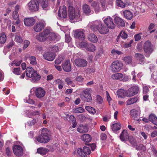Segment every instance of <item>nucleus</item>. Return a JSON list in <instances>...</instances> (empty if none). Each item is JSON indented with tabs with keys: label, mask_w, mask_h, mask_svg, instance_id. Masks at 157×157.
Listing matches in <instances>:
<instances>
[{
	"label": "nucleus",
	"mask_w": 157,
	"mask_h": 157,
	"mask_svg": "<svg viewBox=\"0 0 157 157\" xmlns=\"http://www.w3.org/2000/svg\"><path fill=\"white\" fill-rule=\"evenodd\" d=\"M89 26L93 32L98 31L101 34H107L109 31L108 27L100 21H93L89 25Z\"/></svg>",
	"instance_id": "obj_1"
},
{
	"label": "nucleus",
	"mask_w": 157,
	"mask_h": 157,
	"mask_svg": "<svg viewBox=\"0 0 157 157\" xmlns=\"http://www.w3.org/2000/svg\"><path fill=\"white\" fill-rule=\"evenodd\" d=\"M68 16L70 20H74V21H79L82 20V17L80 16L79 11L75 10L71 6L68 7Z\"/></svg>",
	"instance_id": "obj_2"
},
{
	"label": "nucleus",
	"mask_w": 157,
	"mask_h": 157,
	"mask_svg": "<svg viewBox=\"0 0 157 157\" xmlns=\"http://www.w3.org/2000/svg\"><path fill=\"white\" fill-rule=\"evenodd\" d=\"M49 131L46 128H43L42 130L41 133L37 137L36 139L39 143H45L49 141V138L48 136Z\"/></svg>",
	"instance_id": "obj_3"
},
{
	"label": "nucleus",
	"mask_w": 157,
	"mask_h": 157,
	"mask_svg": "<svg viewBox=\"0 0 157 157\" xmlns=\"http://www.w3.org/2000/svg\"><path fill=\"white\" fill-rule=\"evenodd\" d=\"M50 30L45 29L40 33L38 35H36V39L40 41H44L48 39L49 36Z\"/></svg>",
	"instance_id": "obj_4"
},
{
	"label": "nucleus",
	"mask_w": 157,
	"mask_h": 157,
	"mask_svg": "<svg viewBox=\"0 0 157 157\" xmlns=\"http://www.w3.org/2000/svg\"><path fill=\"white\" fill-rule=\"evenodd\" d=\"M27 6L30 11L36 12L39 8V1L38 0H32L28 4Z\"/></svg>",
	"instance_id": "obj_5"
},
{
	"label": "nucleus",
	"mask_w": 157,
	"mask_h": 157,
	"mask_svg": "<svg viewBox=\"0 0 157 157\" xmlns=\"http://www.w3.org/2000/svg\"><path fill=\"white\" fill-rule=\"evenodd\" d=\"M91 152L89 147H84L83 149L79 148L77 150V153L78 155L82 157H86L87 155H89Z\"/></svg>",
	"instance_id": "obj_6"
},
{
	"label": "nucleus",
	"mask_w": 157,
	"mask_h": 157,
	"mask_svg": "<svg viewBox=\"0 0 157 157\" xmlns=\"http://www.w3.org/2000/svg\"><path fill=\"white\" fill-rule=\"evenodd\" d=\"M123 66L122 63L118 61L113 62L111 65V69L114 72H119L122 68Z\"/></svg>",
	"instance_id": "obj_7"
},
{
	"label": "nucleus",
	"mask_w": 157,
	"mask_h": 157,
	"mask_svg": "<svg viewBox=\"0 0 157 157\" xmlns=\"http://www.w3.org/2000/svg\"><path fill=\"white\" fill-rule=\"evenodd\" d=\"M34 93L36 97L40 99L45 96L46 91L42 87H38L35 89Z\"/></svg>",
	"instance_id": "obj_8"
},
{
	"label": "nucleus",
	"mask_w": 157,
	"mask_h": 157,
	"mask_svg": "<svg viewBox=\"0 0 157 157\" xmlns=\"http://www.w3.org/2000/svg\"><path fill=\"white\" fill-rule=\"evenodd\" d=\"M140 114V108L137 109H132L130 111V115L132 118L134 120H136L138 122L139 119L137 118L139 117Z\"/></svg>",
	"instance_id": "obj_9"
},
{
	"label": "nucleus",
	"mask_w": 157,
	"mask_h": 157,
	"mask_svg": "<svg viewBox=\"0 0 157 157\" xmlns=\"http://www.w3.org/2000/svg\"><path fill=\"white\" fill-rule=\"evenodd\" d=\"M139 88L137 86H134L130 88L127 91L126 95L128 97H131L138 92Z\"/></svg>",
	"instance_id": "obj_10"
},
{
	"label": "nucleus",
	"mask_w": 157,
	"mask_h": 157,
	"mask_svg": "<svg viewBox=\"0 0 157 157\" xmlns=\"http://www.w3.org/2000/svg\"><path fill=\"white\" fill-rule=\"evenodd\" d=\"M58 16L61 18H65L67 16V8L66 6H61L58 10Z\"/></svg>",
	"instance_id": "obj_11"
},
{
	"label": "nucleus",
	"mask_w": 157,
	"mask_h": 157,
	"mask_svg": "<svg viewBox=\"0 0 157 157\" xmlns=\"http://www.w3.org/2000/svg\"><path fill=\"white\" fill-rule=\"evenodd\" d=\"M45 23L42 21H39L37 22L34 25L33 29L36 32H40L44 28Z\"/></svg>",
	"instance_id": "obj_12"
},
{
	"label": "nucleus",
	"mask_w": 157,
	"mask_h": 157,
	"mask_svg": "<svg viewBox=\"0 0 157 157\" xmlns=\"http://www.w3.org/2000/svg\"><path fill=\"white\" fill-rule=\"evenodd\" d=\"M89 89H86L83 91V96L81 97L82 99L85 101L89 102L91 101L92 98L90 94L89 93Z\"/></svg>",
	"instance_id": "obj_13"
},
{
	"label": "nucleus",
	"mask_w": 157,
	"mask_h": 157,
	"mask_svg": "<svg viewBox=\"0 0 157 157\" xmlns=\"http://www.w3.org/2000/svg\"><path fill=\"white\" fill-rule=\"evenodd\" d=\"M143 48L144 52L147 54H150L153 51L151 43L149 40L145 42Z\"/></svg>",
	"instance_id": "obj_14"
},
{
	"label": "nucleus",
	"mask_w": 157,
	"mask_h": 157,
	"mask_svg": "<svg viewBox=\"0 0 157 157\" xmlns=\"http://www.w3.org/2000/svg\"><path fill=\"white\" fill-rule=\"evenodd\" d=\"M75 63L77 67H82L87 66L88 62L85 59L78 58L75 60Z\"/></svg>",
	"instance_id": "obj_15"
},
{
	"label": "nucleus",
	"mask_w": 157,
	"mask_h": 157,
	"mask_svg": "<svg viewBox=\"0 0 157 157\" xmlns=\"http://www.w3.org/2000/svg\"><path fill=\"white\" fill-rule=\"evenodd\" d=\"M13 151L14 154L18 156H21L23 154V149L19 145H15L13 147Z\"/></svg>",
	"instance_id": "obj_16"
},
{
	"label": "nucleus",
	"mask_w": 157,
	"mask_h": 157,
	"mask_svg": "<svg viewBox=\"0 0 157 157\" xmlns=\"http://www.w3.org/2000/svg\"><path fill=\"white\" fill-rule=\"evenodd\" d=\"M104 22L107 26L108 28L112 29H113L115 28V25L114 24L113 19L111 17H108L105 19Z\"/></svg>",
	"instance_id": "obj_17"
},
{
	"label": "nucleus",
	"mask_w": 157,
	"mask_h": 157,
	"mask_svg": "<svg viewBox=\"0 0 157 157\" xmlns=\"http://www.w3.org/2000/svg\"><path fill=\"white\" fill-rule=\"evenodd\" d=\"M35 19L33 17L25 18L24 20L25 25L27 26H33L35 23Z\"/></svg>",
	"instance_id": "obj_18"
},
{
	"label": "nucleus",
	"mask_w": 157,
	"mask_h": 157,
	"mask_svg": "<svg viewBox=\"0 0 157 157\" xmlns=\"http://www.w3.org/2000/svg\"><path fill=\"white\" fill-rule=\"evenodd\" d=\"M55 54L53 52H48L44 54L43 57L46 60L49 61H53L55 59Z\"/></svg>",
	"instance_id": "obj_19"
},
{
	"label": "nucleus",
	"mask_w": 157,
	"mask_h": 157,
	"mask_svg": "<svg viewBox=\"0 0 157 157\" xmlns=\"http://www.w3.org/2000/svg\"><path fill=\"white\" fill-rule=\"evenodd\" d=\"M62 67L63 70L66 72H69L71 71V66L70 60H66L64 63L62 64Z\"/></svg>",
	"instance_id": "obj_20"
},
{
	"label": "nucleus",
	"mask_w": 157,
	"mask_h": 157,
	"mask_svg": "<svg viewBox=\"0 0 157 157\" xmlns=\"http://www.w3.org/2000/svg\"><path fill=\"white\" fill-rule=\"evenodd\" d=\"M114 20L115 23L119 27H123L125 26L124 21L121 18L116 17Z\"/></svg>",
	"instance_id": "obj_21"
},
{
	"label": "nucleus",
	"mask_w": 157,
	"mask_h": 157,
	"mask_svg": "<svg viewBox=\"0 0 157 157\" xmlns=\"http://www.w3.org/2000/svg\"><path fill=\"white\" fill-rule=\"evenodd\" d=\"M75 36L76 38L80 39L84 38L85 36L82 30H77L75 31Z\"/></svg>",
	"instance_id": "obj_22"
},
{
	"label": "nucleus",
	"mask_w": 157,
	"mask_h": 157,
	"mask_svg": "<svg viewBox=\"0 0 157 157\" xmlns=\"http://www.w3.org/2000/svg\"><path fill=\"white\" fill-rule=\"evenodd\" d=\"M31 78V80L32 82H36L40 80L41 76L36 71H35L34 73Z\"/></svg>",
	"instance_id": "obj_23"
},
{
	"label": "nucleus",
	"mask_w": 157,
	"mask_h": 157,
	"mask_svg": "<svg viewBox=\"0 0 157 157\" xmlns=\"http://www.w3.org/2000/svg\"><path fill=\"white\" fill-rule=\"evenodd\" d=\"M77 130L80 133H85L88 132V128L86 126L80 125L77 128Z\"/></svg>",
	"instance_id": "obj_24"
},
{
	"label": "nucleus",
	"mask_w": 157,
	"mask_h": 157,
	"mask_svg": "<svg viewBox=\"0 0 157 157\" xmlns=\"http://www.w3.org/2000/svg\"><path fill=\"white\" fill-rule=\"evenodd\" d=\"M81 139L85 143L90 142L92 140L91 136L88 134H84L81 136Z\"/></svg>",
	"instance_id": "obj_25"
},
{
	"label": "nucleus",
	"mask_w": 157,
	"mask_h": 157,
	"mask_svg": "<svg viewBox=\"0 0 157 157\" xmlns=\"http://www.w3.org/2000/svg\"><path fill=\"white\" fill-rule=\"evenodd\" d=\"M111 77L114 80H123V75L121 73H117L112 75Z\"/></svg>",
	"instance_id": "obj_26"
},
{
	"label": "nucleus",
	"mask_w": 157,
	"mask_h": 157,
	"mask_svg": "<svg viewBox=\"0 0 157 157\" xmlns=\"http://www.w3.org/2000/svg\"><path fill=\"white\" fill-rule=\"evenodd\" d=\"M25 73L27 76L31 78L34 73V71L32 67H29L26 69Z\"/></svg>",
	"instance_id": "obj_27"
},
{
	"label": "nucleus",
	"mask_w": 157,
	"mask_h": 157,
	"mask_svg": "<svg viewBox=\"0 0 157 157\" xmlns=\"http://www.w3.org/2000/svg\"><path fill=\"white\" fill-rule=\"evenodd\" d=\"M128 138V134L126 130H124L122 132L120 136V139L122 141H125L126 139Z\"/></svg>",
	"instance_id": "obj_28"
},
{
	"label": "nucleus",
	"mask_w": 157,
	"mask_h": 157,
	"mask_svg": "<svg viewBox=\"0 0 157 157\" xmlns=\"http://www.w3.org/2000/svg\"><path fill=\"white\" fill-rule=\"evenodd\" d=\"M149 120L155 125L157 126V117L155 114H150L149 116Z\"/></svg>",
	"instance_id": "obj_29"
},
{
	"label": "nucleus",
	"mask_w": 157,
	"mask_h": 157,
	"mask_svg": "<svg viewBox=\"0 0 157 157\" xmlns=\"http://www.w3.org/2000/svg\"><path fill=\"white\" fill-rule=\"evenodd\" d=\"M125 18L128 19H131L132 18V13L128 10H125L123 12Z\"/></svg>",
	"instance_id": "obj_30"
},
{
	"label": "nucleus",
	"mask_w": 157,
	"mask_h": 157,
	"mask_svg": "<svg viewBox=\"0 0 157 157\" xmlns=\"http://www.w3.org/2000/svg\"><path fill=\"white\" fill-rule=\"evenodd\" d=\"M121 128V125L120 123L113 124L111 126V128L113 131H116L120 130Z\"/></svg>",
	"instance_id": "obj_31"
},
{
	"label": "nucleus",
	"mask_w": 157,
	"mask_h": 157,
	"mask_svg": "<svg viewBox=\"0 0 157 157\" xmlns=\"http://www.w3.org/2000/svg\"><path fill=\"white\" fill-rule=\"evenodd\" d=\"M6 40V36L4 33L0 34V47L2 44H4Z\"/></svg>",
	"instance_id": "obj_32"
},
{
	"label": "nucleus",
	"mask_w": 157,
	"mask_h": 157,
	"mask_svg": "<svg viewBox=\"0 0 157 157\" xmlns=\"http://www.w3.org/2000/svg\"><path fill=\"white\" fill-rule=\"evenodd\" d=\"M88 40L91 42L95 43L98 41V39L97 36L94 34L91 33L88 36Z\"/></svg>",
	"instance_id": "obj_33"
},
{
	"label": "nucleus",
	"mask_w": 157,
	"mask_h": 157,
	"mask_svg": "<svg viewBox=\"0 0 157 157\" xmlns=\"http://www.w3.org/2000/svg\"><path fill=\"white\" fill-rule=\"evenodd\" d=\"M138 100L137 97L129 99L126 101L127 105H129L136 103Z\"/></svg>",
	"instance_id": "obj_34"
},
{
	"label": "nucleus",
	"mask_w": 157,
	"mask_h": 157,
	"mask_svg": "<svg viewBox=\"0 0 157 157\" xmlns=\"http://www.w3.org/2000/svg\"><path fill=\"white\" fill-rule=\"evenodd\" d=\"M48 151L49 150L48 149L43 147H40L38 148L37 151L38 153L43 155H45Z\"/></svg>",
	"instance_id": "obj_35"
},
{
	"label": "nucleus",
	"mask_w": 157,
	"mask_h": 157,
	"mask_svg": "<svg viewBox=\"0 0 157 157\" xmlns=\"http://www.w3.org/2000/svg\"><path fill=\"white\" fill-rule=\"evenodd\" d=\"M135 57L139 61L140 63L141 64L143 62L144 60V56L140 53H136L135 54Z\"/></svg>",
	"instance_id": "obj_36"
},
{
	"label": "nucleus",
	"mask_w": 157,
	"mask_h": 157,
	"mask_svg": "<svg viewBox=\"0 0 157 157\" xmlns=\"http://www.w3.org/2000/svg\"><path fill=\"white\" fill-rule=\"evenodd\" d=\"M82 8L83 12L87 15H89L91 12V10L89 6L87 4L83 5Z\"/></svg>",
	"instance_id": "obj_37"
},
{
	"label": "nucleus",
	"mask_w": 157,
	"mask_h": 157,
	"mask_svg": "<svg viewBox=\"0 0 157 157\" xmlns=\"http://www.w3.org/2000/svg\"><path fill=\"white\" fill-rule=\"evenodd\" d=\"M91 6L94 8L96 13H98L99 11L100 7L99 5L96 2H93L91 4Z\"/></svg>",
	"instance_id": "obj_38"
},
{
	"label": "nucleus",
	"mask_w": 157,
	"mask_h": 157,
	"mask_svg": "<svg viewBox=\"0 0 157 157\" xmlns=\"http://www.w3.org/2000/svg\"><path fill=\"white\" fill-rule=\"evenodd\" d=\"M49 0H42L41 1L42 7L44 10H46L49 5Z\"/></svg>",
	"instance_id": "obj_39"
},
{
	"label": "nucleus",
	"mask_w": 157,
	"mask_h": 157,
	"mask_svg": "<svg viewBox=\"0 0 157 157\" xmlns=\"http://www.w3.org/2000/svg\"><path fill=\"white\" fill-rule=\"evenodd\" d=\"M84 109L81 107L73 109V112L75 113H81L84 112Z\"/></svg>",
	"instance_id": "obj_40"
},
{
	"label": "nucleus",
	"mask_w": 157,
	"mask_h": 157,
	"mask_svg": "<svg viewBox=\"0 0 157 157\" xmlns=\"http://www.w3.org/2000/svg\"><path fill=\"white\" fill-rule=\"evenodd\" d=\"M95 46L92 44H88L86 50L89 51L93 52L95 50Z\"/></svg>",
	"instance_id": "obj_41"
},
{
	"label": "nucleus",
	"mask_w": 157,
	"mask_h": 157,
	"mask_svg": "<svg viewBox=\"0 0 157 157\" xmlns=\"http://www.w3.org/2000/svg\"><path fill=\"white\" fill-rule=\"evenodd\" d=\"M85 109L89 113L92 114H94L96 113V111L95 109L93 107L86 106L85 107Z\"/></svg>",
	"instance_id": "obj_42"
},
{
	"label": "nucleus",
	"mask_w": 157,
	"mask_h": 157,
	"mask_svg": "<svg viewBox=\"0 0 157 157\" xmlns=\"http://www.w3.org/2000/svg\"><path fill=\"white\" fill-rule=\"evenodd\" d=\"M123 60L127 64L131 63L132 61V59L130 56H126L123 59Z\"/></svg>",
	"instance_id": "obj_43"
},
{
	"label": "nucleus",
	"mask_w": 157,
	"mask_h": 157,
	"mask_svg": "<svg viewBox=\"0 0 157 157\" xmlns=\"http://www.w3.org/2000/svg\"><path fill=\"white\" fill-rule=\"evenodd\" d=\"M12 71L14 74L17 75H20L21 72L20 67L14 68Z\"/></svg>",
	"instance_id": "obj_44"
},
{
	"label": "nucleus",
	"mask_w": 157,
	"mask_h": 157,
	"mask_svg": "<svg viewBox=\"0 0 157 157\" xmlns=\"http://www.w3.org/2000/svg\"><path fill=\"white\" fill-rule=\"evenodd\" d=\"M116 2L117 6L122 8H124L125 7L126 4L124 3L121 0H117Z\"/></svg>",
	"instance_id": "obj_45"
},
{
	"label": "nucleus",
	"mask_w": 157,
	"mask_h": 157,
	"mask_svg": "<svg viewBox=\"0 0 157 157\" xmlns=\"http://www.w3.org/2000/svg\"><path fill=\"white\" fill-rule=\"evenodd\" d=\"M30 61V63L32 65H35L36 64L37 62L36 60V58L33 56H31L29 57Z\"/></svg>",
	"instance_id": "obj_46"
},
{
	"label": "nucleus",
	"mask_w": 157,
	"mask_h": 157,
	"mask_svg": "<svg viewBox=\"0 0 157 157\" xmlns=\"http://www.w3.org/2000/svg\"><path fill=\"white\" fill-rule=\"evenodd\" d=\"M56 37L55 34L54 33L51 32L50 31L49 36L48 39L53 41L55 40L56 39Z\"/></svg>",
	"instance_id": "obj_47"
},
{
	"label": "nucleus",
	"mask_w": 157,
	"mask_h": 157,
	"mask_svg": "<svg viewBox=\"0 0 157 157\" xmlns=\"http://www.w3.org/2000/svg\"><path fill=\"white\" fill-rule=\"evenodd\" d=\"M136 148L137 150H143L144 151L145 150V147L142 144H140L137 145L136 146Z\"/></svg>",
	"instance_id": "obj_48"
},
{
	"label": "nucleus",
	"mask_w": 157,
	"mask_h": 157,
	"mask_svg": "<svg viewBox=\"0 0 157 157\" xmlns=\"http://www.w3.org/2000/svg\"><path fill=\"white\" fill-rule=\"evenodd\" d=\"M65 81L66 84L68 85H71L72 86L74 87L75 86V85L72 84L73 82L71 80V79L68 77H67L65 79Z\"/></svg>",
	"instance_id": "obj_49"
},
{
	"label": "nucleus",
	"mask_w": 157,
	"mask_h": 157,
	"mask_svg": "<svg viewBox=\"0 0 157 157\" xmlns=\"http://www.w3.org/2000/svg\"><path fill=\"white\" fill-rule=\"evenodd\" d=\"M101 6V10L102 11H105L106 10V7L105 6V0H100Z\"/></svg>",
	"instance_id": "obj_50"
},
{
	"label": "nucleus",
	"mask_w": 157,
	"mask_h": 157,
	"mask_svg": "<svg viewBox=\"0 0 157 157\" xmlns=\"http://www.w3.org/2000/svg\"><path fill=\"white\" fill-rule=\"evenodd\" d=\"M133 41V40H131L129 43H124L123 45V47L124 48H126L130 47L131 46V44L132 43Z\"/></svg>",
	"instance_id": "obj_51"
},
{
	"label": "nucleus",
	"mask_w": 157,
	"mask_h": 157,
	"mask_svg": "<svg viewBox=\"0 0 157 157\" xmlns=\"http://www.w3.org/2000/svg\"><path fill=\"white\" fill-rule=\"evenodd\" d=\"M120 36H121V38L123 39H126L128 36L124 31L121 32L118 36V38Z\"/></svg>",
	"instance_id": "obj_52"
},
{
	"label": "nucleus",
	"mask_w": 157,
	"mask_h": 157,
	"mask_svg": "<svg viewBox=\"0 0 157 157\" xmlns=\"http://www.w3.org/2000/svg\"><path fill=\"white\" fill-rule=\"evenodd\" d=\"M15 41L17 42L21 43L22 42L23 40L21 36L18 35H16L15 36Z\"/></svg>",
	"instance_id": "obj_53"
},
{
	"label": "nucleus",
	"mask_w": 157,
	"mask_h": 157,
	"mask_svg": "<svg viewBox=\"0 0 157 157\" xmlns=\"http://www.w3.org/2000/svg\"><path fill=\"white\" fill-rule=\"evenodd\" d=\"M88 44L86 42L82 41L79 44V45L80 48H85L86 49Z\"/></svg>",
	"instance_id": "obj_54"
},
{
	"label": "nucleus",
	"mask_w": 157,
	"mask_h": 157,
	"mask_svg": "<svg viewBox=\"0 0 157 157\" xmlns=\"http://www.w3.org/2000/svg\"><path fill=\"white\" fill-rule=\"evenodd\" d=\"M22 62L21 60H19L18 61H17L16 60L13 61L12 63L11 64V66H13L15 65L16 66H18L20 65Z\"/></svg>",
	"instance_id": "obj_55"
},
{
	"label": "nucleus",
	"mask_w": 157,
	"mask_h": 157,
	"mask_svg": "<svg viewBox=\"0 0 157 157\" xmlns=\"http://www.w3.org/2000/svg\"><path fill=\"white\" fill-rule=\"evenodd\" d=\"M124 90H118L117 92V94L118 96V97L123 98V91Z\"/></svg>",
	"instance_id": "obj_56"
},
{
	"label": "nucleus",
	"mask_w": 157,
	"mask_h": 157,
	"mask_svg": "<svg viewBox=\"0 0 157 157\" xmlns=\"http://www.w3.org/2000/svg\"><path fill=\"white\" fill-rule=\"evenodd\" d=\"M13 17L14 19H19V15L18 12L17 11H14L13 12Z\"/></svg>",
	"instance_id": "obj_57"
},
{
	"label": "nucleus",
	"mask_w": 157,
	"mask_h": 157,
	"mask_svg": "<svg viewBox=\"0 0 157 157\" xmlns=\"http://www.w3.org/2000/svg\"><path fill=\"white\" fill-rule=\"evenodd\" d=\"M63 59V58L62 56H59V57L55 61V63L56 64H59L61 63Z\"/></svg>",
	"instance_id": "obj_58"
},
{
	"label": "nucleus",
	"mask_w": 157,
	"mask_h": 157,
	"mask_svg": "<svg viewBox=\"0 0 157 157\" xmlns=\"http://www.w3.org/2000/svg\"><path fill=\"white\" fill-rule=\"evenodd\" d=\"M111 53L115 54H117L118 55H121L123 54L122 52L120 51H119L117 50H116L114 49H113L111 51Z\"/></svg>",
	"instance_id": "obj_59"
},
{
	"label": "nucleus",
	"mask_w": 157,
	"mask_h": 157,
	"mask_svg": "<svg viewBox=\"0 0 157 157\" xmlns=\"http://www.w3.org/2000/svg\"><path fill=\"white\" fill-rule=\"evenodd\" d=\"M83 79L84 78L81 75L77 76L75 79L76 81L79 82H82Z\"/></svg>",
	"instance_id": "obj_60"
},
{
	"label": "nucleus",
	"mask_w": 157,
	"mask_h": 157,
	"mask_svg": "<svg viewBox=\"0 0 157 157\" xmlns=\"http://www.w3.org/2000/svg\"><path fill=\"white\" fill-rule=\"evenodd\" d=\"M36 123V120L35 119H33L31 121L28 122L27 123L28 124L29 126H32L34 125Z\"/></svg>",
	"instance_id": "obj_61"
},
{
	"label": "nucleus",
	"mask_w": 157,
	"mask_h": 157,
	"mask_svg": "<svg viewBox=\"0 0 157 157\" xmlns=\"http://www.w3.org/2000/svg\"><path fill=\"white\" fill-rule=\"evenodd\" d=\"M96 98L97 102L99 104H101L102 102V99L101 97L99 95H97Z\"/></svg>",
	"instance_id": "obj_62"
},
{
	"label": "nucleus",
	"mask_w": 157,
	"mask_h": 157,
	"mask_svg": "<svg viewBox=\"0 0 157 157\" xmlns=\"http://www.w3.org/2000/svg\"><path fill=\"white\" fill-rule=\"evenodd\" d=\"M30 44V42L28 40H25L24 41V45L23 48L24 49H25Z\"/></svg>",
	"instance_id": "obj_63"
},
{
	"label": "nucleus",
	"mask_w": 157,
	"mask_h": 157,
	"mask_svg": "<svg viewBox=\"0 0 157 157\" xmlns=\"http://www.w3.org/2000/svg\"><path fill=\"white\" fill-rule=\"evenodd\" d=\"M143 93L144 94H147L149 91V89L148 87L147 86H145L143 88Z\"/></svg>",
	"instance_id": "obj_64"
}]
</instances>
